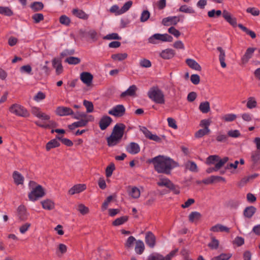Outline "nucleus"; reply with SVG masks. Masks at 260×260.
I'll use <instances>...</instances> for the list:
<instances>
[{
    "label": "nucleus",
    "mask_w": 260,
    "mask_h": 260,
    "mask_svg": "<svg viewBox=\"0 0 260 260\" xmlns=\"http://www.w3.org/2000/svg\"><path fill=\"white\" fill-rule=\"evenodd\" d=\"M72 13L74 16L81 19H87L88 18V15L82 10L74 9L72 10Z\"/></svg>",
    "instance_id": "7c9ffc66"
},
{
    "label": "nucleus",
    "mask_w": 260,
    "mask_h": 260,
    "mask_svg": "<svg viewBox=\"0 0 260 260\" xmlns=\"http://www.w3.org/2000/svg\"><path fill=\"white\" fill-rule=\"evenodd\" d=\"M145 242L150 247H154L155 245V237L152 232H148L146 233Z\"/></svg>",
    "instance_id": "aec40b11"
},
{
    "label": "nucleus",
    "mask_w": 260,
    "mask_h": 260,
    "mask_svg": "<svg viewBox=\"0 0 260 260\" xmlns=\"http://www.w3.org/2000/svg\"><path fill=\"white\" fill-rule=\"evenodd\" d=\"M255 50V48L252 47H249L247 49L245 54L241 58V61L243 64H246L248 62L249 60L252 57Z\"/></svg>",
    "instance_id": "f3484780"
},
{
    "label": "nucleus",
    "mask_w": 260,
    "mask_h": 260,
    "mask_svg": "<svg viewBox=\"0 0 260 260\" xmlns=\"http://www.w3.org/2000/svg\"><path fill=\"white\" fill-rule=\"evenodd\" d=\"M151 162L158 173L168 175L170 174L172 169L179 167V164L172 158L161 155L155 157Z\"/></svg>",
    "instance_id": "f257e3e1"
},
{
    "label": "nucleus",
    "mask_w": 260,
    "mask_h": 260,
    "mask_svg": "<svg viewBox=\"0 0 260 260\" xmlns=\"http://www.w3.org/2000/svg\"><path fill=\"white\" fill-rule=\"evenodd\" d=\"M39 118H41L43 120H48V125H50L52 126H55L56 125V123L53 121L49 120L50 116L48 115H47L44 113H41L40 117Z\"/></svg>",
    "instance_id": "4d7b16f0"
},
{
    "label": "nucleus",
    "mask_w": 260,
    "mask_h": 260,
    "mask_svg": "<svg viewBox=\"0 0 260 260\" xmlns=\"http://www.w3.org/2000/svg\"><path fill=\"white\" fill-rule=\"evenodd\" d=\"M256 208L253 206H249L246 207L244 211V216L248 218H251L256 212Z\"/></svg>",
    "instance_id": "c756f323"
},
{
    "label": "nucleus",
    "mask_w": 260,
    "mask_h": 260,
    "mask_svg": "<svg viewBox=\"0 0 260 260\" xmlns=\"http://www.w3.org/2000/svg\"><path fill=\"white\" fill-rule=\"evenodd\" d=\"M31 7L35 11H38L43 9V4L41 2H35L31 5Z\"/></svg>",
    "instance_id": "338daca9"
},
{
    "label": "nucleus",
    "mask_w": 260,
    "mask_h": 260,
    "mask_svg": "<svg viewBox=\"0 0 260 260\" xmlns=\"http://www.w3.org/2000/svg\"><path fill=\"white\" fill-rule=\"evenodd\" d=\"M172 183V181L168 178L162 176H159L157 179L156 184L159 187H165L168 189L169 187H171Z\"/></svg>",
    "instance_id": "6e6552de"
},
{
    "label": "nucleus",
    "mask_w": 260,
    "mask_h": 260,
    "mask_svg": "<svg viewBox=\"0 0 260 260\" xmlns=\"http://www.w3.org/2000/svg\"><path fill=\"white\" fill-rule=\"evenodd\" d=\"M168 32L174 36L176 38H178L180 35V32L176 29L174 27H171L168 29Z\"/></svg>",
    "instance_id": "774afa93"
},
{
    "label": "nucleus",
    "mask_w": 260,
    "mask_h": 260,
    "mask_svg": "<svg viewBox=\"0 0 260 260\" xmlns=\"http://www.w3.org/2000/svg\"><path fill=\"white\" fill-rule=\"evenodd\" d=\"M76 119H80L78 121L75 122L68 126L70 130H73L77 127L86 126L89 122L94 120V117L91 115H88L84 112H78L73 116Z\"/></svg>",
    "instance_id": "7ed1b4c3"
},
{
    "label": "nucleus",
    "mask_w": 260,
    "mask_h": 260,
    "mask_svg": "<svg viewBox=\"0 0 260 260\" xmlns=\"http://www.w3.org/2000/svg\"><path fill=\"white\" fill-rule=\"evenodd\" d=\"M199 109L203 113H207L210 110L209 102L208 101L201 102L199 105Z\"/></svg>",
    "instance_id": "72a5a7b5"
},
{
    "label": "nucleus",
    "mask_w": 260,
    "mask_h": 260,
    "mask_svg": "<svg viewBox=\"0 0 260 260\" xmlns=\"http://www.w3.org/2000/svg\"><path fill=\"white\" fill-rule=\"evenodd\" d=\"M218 157L217 155H211L207 158L206 163L208 165L215 164L218 160Z\"/></svg>",
    "instance_id": "680f3d73"
},
{
    "label": "nucleus",
    "mask_w": 260,
    "mask_h": 260,
    "mask_svg": "<svg viewBox=\"0 0 260 260\" xmlns=\"http://www.w3.org/2000/svg\"><path fill=\"white\" fill-rule=\"evenodd\" d=\"M14 183L17 185L23 184L24 182V177L18 171H14L12 175Z\"/></svg>",
    "instance_id": "bb28decb"
},
{
    "label": "nucleus",
    "mask_w": 260,
    "mask_h": 260,
    "mask_svg": "<svg viewBox=\"0 0 260 260\" xmlns=\"http://www.w3.org/2000/svg\"><path fill=\"white\" fill-rule=\"evenodd\" d=\"M222 16L224 19L232 26L235 27L238 25L237 19L228 11L225 10L223 11Z\"/></svg>",
    "instance_id": "1a4fd4ad"
},
{
    "label": "nucleus",
    "mask_w": 260,
    "mask_h": 260,
    "mask_svg": "<svg viewBox=\"0 0 260 260\" xmlns=\"http://www.w3.org/2000/svg\"><path fill=\"white\" fill-rule=\"evenodd\" d=\"M178 11L190 15L196 13V10L193 7L185 4L181 5L178 9Z\"/></svg>",
    "instance_id": "393cba45"
},
{
    "label": "nucleus",
    "mask_w": 260,
    "mask_h": 260,
    "mask_svg": "<svg viewBox=\"0 0 260 260\" xmlns=\"http://www.w3.org/2000/svg\"><path fill=\"white\" fill-rule=\"evenodd\" d=\"M42 207L44 209L50 210L53 209L54 203L50 200H46L41 202Z\"/></svg>",
    "instance_id": "e433bc0d"
},
{
    "label": "nucleus",
    "mask_w": 260,
    "mask_h": 260,
    "mask_svg": "<svg viewBox=\"0 0 260 260\" xmlns=\"http://www.w3.org/2000/svg\"><path fill=\"white\" fill-rule=\"evenodd\" d=\"M141 131L144 134L147 138L157 142L161 141V139L159 137L156 135L152 134L147 128L143 127L141 128Z\"/></svg>",
    "instance_id": "ddd939ff"
},
{
    "label": "nucleus",
    "mask_w": 260,
    "mask_h": 260,
    "mask_svg": "<svg viewBox=\"0 0 260 260\" xmlns=\"http://www.w3.org/2000/svg\"><path fill=\"white\" fill-rule=\"evenodd\" d=\"M140 65L143 68H149L151 66V63L149 60L143 58L140 60Z\"/></svg>",
    "instance_id": "e2e57ef3"
},
{
    "label": "nucleus",
    "mask_w": 260,
    "mask_h": 260,
    "mask_svg": "<svg viewBox=\"0 0 260 260\" xmlns=\"http://www.w3.org/2000/svg\"><path fill=\"white\" fill-rule=\"evenodd\" d=\"M210 132V129H200L198 130L194 134V136L197 138H200L205 135H208Z\"/></svg>",
    "instance_id": "37998d69"
},
{
    "label": "nucleus",
    "mask_w": 260,
    "mask_h": 260,
    "mask_svg": "<svg viewBox=\"0 0 260 260\" xmlns=\"http://www.w3.org/2000/svg\"><path fill=\"white\" fill-rule=\"evenodd\" d=\"M133 2L132 1H128L125 3L123 6L121 8L122 14H123L127 12L132 6Z\"/></svg>",
    "instance_id": "864d4df0"
},
{
    "label": "nucleus",
    "mask_w": 260,
    "mask_h": 260,
    "mask_svg": "<svg viewBox=\"0 0 260 260\" xmlns=\"http://www.w3.org/2000/svg\"><path fill=\"white\" fill-rule=\"evenodd\" d=\"M147 96L156 104L163 105L165 103V94L157 86L151 87L147 92Z\"/></svg>",
    "instance_id": "20e7f679"
},
{
    "label": "nucleus",
    "mask_w": 260,
    "mask_h": 260,
    "mask_svg": "<svg viewBox=\"0 0 260 260\" xmlns=\"http://www.w3.org/2000/svg\"><path fill=\"white\" fill-rule=\"evenodd\" d=\"M57 139H53L47 143L46 148L47 151H49L52 148L58 147L59 145L58 140H60L63 143L65 144V139H60L58 137H57Z\"/></svg>",
    "instance_id": "412c9836"
},
{
    "label": "nucleus",
    "mask_w": 260,
    "mask_h": 260,
    "mask_svg": "<svg viewBox=\"0 0 260 260\" xmlns=\"http://www.w3.org/2000/svg\"><path fill=\"white\" fill-rule=\"evenodd\" d=\"M45 194L44 190L42 186L38 185L29 193L28 198L30 200L34 201L43 197Z\"/></svg>",
    "instance_id": "0eeeda50"
},
{
    "label": "nucleus",
    "mask_w": 260,
    "mask_h": 260,
    "mask_svg": "<svg viewBox=\"0 0 260 260\" xmlns=\"http://www.w3.org/2000/svg\"><path fill=\"white\" fill-rule=\"evenodd\" d=\"M80 61V58L77 57L69 56L66 57V62L70 64L76 65L79 63Z\"/></svg>",
    "instance_id": "a18cd8bd"
},
{
    "label": "nucleus",
    "mask_w": 260,
    "mask_h": 260,
    "mask_svg": "<svg viewBox=\"0 0 260 260\" xmlns=\"http://www.w3.org/2000/svg\"><path fill=\"white\" fill-rule=\"evenodd\" d=\"M159 55L164 59H169L174 56L175 52L172 49H166L159 53Z\"/></svg>",
    "instance_id": "b1692460"
},
{
    "label": "nucleus",
    "mask_w": 260,
    "mask_h": 260,
    "mask_svg": "<svg viewBox=\"0 0 260 260\" xmlns=\"http://www.w3.org/2000/svg\"><path fill=\"white\" fill-rule=\"evenodd\" d=\"M202 214L197 211L191 212L188 215V219L190 222L192 223H197L201 220Z\"/></svg>",
    "instance_id": "a878e982"
},
{
    "label": "nucleus",
    "mask_w": 260,
    "mask_h": 260,
    "mask_svg": "<svg viewBox=\"0 0 260 260\" xmlns=\"http://www.w3.org/2000/svg\"><path fill=\"white\" fill-rule=\"evenodd\" d=\"M150 17V13L147 10L143 11L141 15L140 20L141 22H145Z\"/></svg>",
    "instance_id": "0e129e2a"
},
{
    "label": "nucleus",
    "mask_w": 260,
    "mask_h": 260,
    "mask_svg": "<svg viewBox=\"0 0 260 260\" xmlns=\"http://www.w3.org/2000/svg\"><path fill=\"white\" fill-rule=\"evenodd\" d=\"M32 19L34 20L35 23H38L43 20L44 16L42 14L36 13L32 15Z\"/></svg>",
    "instance_id": "69168bd1"
},
{
    "label": "nucleus",
    "mask_w": 260,
    "mask_h": 260,
    "mask_svg": "<svg viewBox=\"0 0 260 260\" xmlns=\"http://www.w3.org/2000/svg\"><path fill=\"white\" fill-rule=\"evenodd\" d=\"M127 216H122L119 218L116 219L113 222V225L114 226H118L123 224L127 220Z\"/></svg>",
    "instance_id": "09e8293b"
},
{
    "label": "nucleus",
    "mask_w": 260,
    "mask_h": 260,
    "mask_svg": "<svg viewBox=\"0 0 260 260\" xmlns=\"http://www.w3.org/2000/svg\"><path fill=\"white\" fill-rule=\"evenodd\" d=\"M138 90V88L135 85H132L130 86L128 88L122 92L121 94V97H124L126 96H135L136 95V91Z\"/></svg>",
    "instance_id": "5701e85b"
},
{
    "label": "nucleus",
    "mask_w": 260,
    "mask_h": 260,
    "mask_svg": "<svg viewBox=\"0 0 260 260\" xmlns=\"http://www.w3.org/2000/svg\"><path fill=\"white\" fill-rule=\"evenodd\" d=\"M237 117V115L233 113H229L223 115L221 118L224 122H232L234 121Z\"/></svg>",
    "instance_id": "4c0bfd02"
},
{
    "label": "nucleus",
    "mask_w": 260,
    "mask_h": 260,
    "mask_svg": "<svg viewBox=\"0 0 260 260\" xmlns=\"http://www.w3.org/2000/svg\"><path fill=\"white\" fill-rule=\"evenodd\" d=\"M232 256L230 253H221L219 255L213 257L211 260H229Z\"/></svg>",
    "instance_id": "a19ab883"
},
{
    "label": "nucleus",
    "mask_w": 260,
    "mask_h": 260,
    "mask_svg": "<svg viewBox=\"0 0 260 260\" xmlns=\"http://www.w3.org/2000/svg\"><path fill=\"white\" fill-rule=\"evenodd\" d=\"M93 78L91 73L86 72L81 73L80 75V80L87 86L91 85Z\"/></svg>",
    "instance_id": "9b49d317"
},
{
    "label": "nucleus",
    "mask_w": 260,
    "mask_h": 260,
    "mask_svg": "<svg viewBox=\"0 0 260 260\" xmlns=\"http://www.w3.org/2000/svg\"><path fill=\"white\" fill-rule=\"evenodd\" d=\"M257 105V102L254 97H250L248 99L246 106L248 109H253L255 108Z\"/></svg>",
    "instance_id": "49530a36"
},
{
    "label": "nucleus",
    "mask_w": 260,
    "mask_h": 260,
    "mask_svg": "<svg viewBox=\"0 0 260 260\" xmlns=\"http://www.w3.org/2000/svg\"><path fill=\"white\" fill-rule=\"evenodd\" d=\"M0 14L10 16L12 15L13 12L8 7H0Z\"/></svg>",
    "instance_id": "13d9d810"
},
{
    "label": "nucleus",
    "mask_w": 260,
    "mask_h": 260,
    "mask_svg": "<svg viewBox=\"0 0 260 260\" xmlns=\"http://www.w3.org/2000/svg\"><path fill=\"white\" fill-rule=\"evenodd\" d=\"M173 40V37L168 34H155L148 39V42L152 44H157L159 42H172Z\"/></svg>",
    "instance_id": "39448f33"
},
{
    "label": "nucleus",
    "mask_w": 260,
    "mask_h": 260,
    "mask_svg": "<svg viewBox=\"0 0 260 260\" xmlns=\"http://www.w3.org/2000/svg\"><path fill=\"white\" fill-rule=\"evenodd\" d=\"M125 128V126L122 123H118L114 126L111 134L107 138V144L109 147H113L120 142Z\"/></svg>",
    "instance_id": "f03ea898"
},
{
    "label": "nucleus",
    "mask_w": 260,
    "mask_h": 260,
    "mask_svg": "<svg viewBox=\"0 0 260 260\" xmlns=\"http://www.w3.org/2000/svg\"><path fill=\"white\" fill-rule=\"evenodd\" d=\"M29 214L27 212L25 207L20 205L17 209V216L21 221L26 220L28 217Z\"/></svg>",
    "instance_id": "dca6fc26"
},
{
    "label": "nucleus",
    "mask_w": 260,
    "mask_h": 260,
    "mask_svg": "<svg viewBox=\"0 0 260 260\" xmlns=\"http://www.w3.org/2000/svg\"><path fill=\"white\" fill-rule=\"evenodd\" d=\"M219 241L215 237L211 238V241L208 244V246L212 249H216L219 246Z\"/></svg>",
    "instance_id": "8fccbe9b"
},
{
    "label": "nucleus",
    "mask_w": 260,
    "mask_h": 260,
    "mask_svg": "<svg viewBox=\"0 0 260 260\" xmlns=\"http://www.w3.org/2000/svg\"><path fill=\"white\" fill-rule=\"evenodd\" d=\"M115 165L114 164L111 163L110 164L106 169V175L107 177H110L114 170H115Z\"/></svg>",
    "instance_id": "6e6d98bb"
},
{
    "label": "nucleus",
    "mask_w": 260,
    "mask_h": 260,
    "mask_svg": "<svg viewBox=\"0 0 260 260\" xmlns=\"http://www.w3.org/2000/svg\"><path fill=\"white\" fill-rule=\"evenodd\" d=\"M229 160L228 157H225L222 159H219L218 157V160L215 164V170H218L221 168Z\"/></svg>",
    "instance_id": "c03bdc74"
},
{
    "label": "nucleus",
    "mask_w": 260,
    "mask_h": 260,
    "mask_svg": "<svg viewBox=\"0 0 260 260\" xmlns=\"http://www.w3.org/2000/svg\"><path fill=\"white\" fill-rule=\"evenodd\" d=\"M239 162L236 160L233 163H229L226 166V169L230 170L231 173H235L236 169L237 168Z\"/></svg>",
    "instance_id": "de8ad7c7"
},
{
    "label": "nucleus",
    "mask_w": 260,
    "mask_h": 260,
    "mask_svg": "<svg viewBox=\"0 0 260 260\" xmlns=\"http://www.w3.org/2000/svg\"><path fill=\"white\" fill-rule=\"evenodd\" d=\"M186 63L192 69L200 71L202 69L200 65L194 59H187L186 60Z\"/></svg>",
    "instance_id": "c85d7f7f"
},
{
    "label": "nucleus",
    "mask_w": 260,
    "mask_h": 260,
    "mask_svg": "<svg viewBox=\"0 0 260 260\" xmlns=\"http://www.w3.org/2000/svg\"><path fill=\"white\" fill-rule=\"evenodd\" d=\"M110 12L111 13H114L116 15L122 14L121 12V9H119V7L116 5H114L110 8Z\"/></svg>",
    "instance_id": "052dcab7"
},
{
    "label": "nucleus",
    "mask_w": 260,
    "mask_h": 260,
    "mask_svg": "<svg viewBox=\"0 0 260 260\" xmlns=\"http://www.w3.org/2000/svg\"><path fill=\"white\" fill-rule=\"evenodd\" d=\"M217 49L219 52V60L220 61V65L222 68H225L226 67V64L225 62V51L220 47H217Z\"/></svg>",
    "instance_id": "cd10ccee"
},
{
    "label": "nucleus",
    "mask_w": 260,
    "mask_h": 260,
    "mask_svg": "<svg viewBox=\"0 0 260 260\" xmlns=\"http://www.w3.org/2000/svg\"><path fill=\"white\" fill-rule=\"evenodd\" d=\"M77 209L82 215H86L89 212V208L83 204L78 205Z\"/></svg>",
    "instance_id": "79ce46f5"
},
{
    "label": "nucleus",
    "mask_w": 260,
    "mask_h": 260,
    "mask_svg": "<svg viewBox=\"0 0 260 260\" xmlns=\"http://www.w3.org/2000/svg\"><path fill=\"white\" fill-rule=\"evenodd\" d=\"M145 249V246L143 242L141 240H138L136 242L135 250L138 254H142Z\"/></svg>",
    "instance_id": "473e14b6"
},
{
    "label": "nucleus",
    "mask_w": 260,
    "mask_h": 260,
    "mask_svg": "<svg viewBox=\"0 0 260 260\" xmlns=\"http://www.w3.org/2000/svg\"><path fill=\"white\" fill-rule=\"evenodd\" d=\"M125 112V108L122 105H118L114 107L111 110H109L108 113L110 115L120 117L122 116Z\"/></svg>",
    "instance_id": "9d476101"
},
{
    "label": "nucleus",
    "mask_w": 260,
    "mask_h": 260,
    "mask_svg": "<svg viewBox=\"0 0 260 260\" xmlns=\"http://www.w3.org/2000/svg\"><path fill=\"white\" fill-rule=\"evenodd\" d=\"M127 57V54L126 53L114 54L111 56V58L115 61H122Z\"/></svg>",
    "instance_id": "58836bf2"
},
{
    "label": "nucleus",
    "mask_w": 260,
    "mask_h": 260,
    "mask_svg": "<svg viewBox=\"0 0 260 260\" xmlns=\"http://www.w3.org/2000/svg\"><path fill=\"white\" fill-rule=\"evenodd\" d=\"M128 194L133 199H138L140 197L141 190L137 187L132 186L129 187Z\"/></svg>",
    "instance_id": "6ab92c4d"
},
{
    "label": "nucleus",
    "mask_w": 260,
    "mask_h": 260,
    "mask_svg": "<svg viewBox=\"0 0 260 260\" xmlns=\"http://www.w3.org/2000/svg\"><path fill=\"white\" fill-rule=\"evenodd\" d=\"M126 150L130 154H136L140 152V147L138 144L131 142L126 146Z\"/></svg>",
    "instance_id": "2eb2a0df"
},
{
    "label": "nucleus",
    "mask_w": 260,
    "mask_h": 260,
    "mask_svg": "<svg viewBox=\"0 0 260 260\" xmlns=\"http://www.w3.org/2000/svg\"><path fill=\"white\" fill-rule=\"evenodd\" d=\"M111 118L108 116H103L100 121L99 126L102 130L105 129L111 123Z\"/></svg>",
    "instance_id": "4be33fe9"
},
{
    "label": "nucleus",
    "mask_w": 260,
    "mask_h": 260,
    "mask_svg": "<svg viewBox=\"0 0 260 260\" xmlns=\"http://www.w3.org/2000/svg\"><path fill=\"white\" fill-rule=\"evenodd\" d=\"M113 198H114V197L113 196H109V197H108L107 198L106 200L104 201V202L102 204V211H105L108 208L110 203L111 202V201Z\"/></svg>",
    "instance_id": "3c124183"
},
{
    "label": "nucleus",
    "mask_w": 260,
    "mask_h": 260,
    "mask_svg": "<svg viewBox=\"0 0 260 260\" xmlns=\"http://www.w3.org/2000/svg\"><path fill=\"white\" fill-rule=\"evenodd\" d=\"M210 231L213 233L225 232L229 233L230 229L226 226L218 223L211 227Z\"/></svg>",
    "instance_id": "a211bd4d"
},
{
    "label": "nucleus",
    "mask_w": 260,
    "mask_h": 260,
    "mask_svg": "<svg viewBox=\"0 0 260 260\" xmlns=\"http://www.w3.org/2000/svg\"><path fill=\"white\" fill-rule=\"evenodd\" d=\"M211 123L210 119H204L201 120L199 125L205 129H209V127Z\"/></svg>",
    "instance_id": "603ef678"
},
{
    "label": "nucleus",
    "mask_w": 260,
    "mask_h": 260,
    "mask_svg": "<svg viewBox=\"0 0 260 260\" xmlns=\"http://www.w3.org/2000/svg\"><path fill=\"white\" fill-rule=\"evenodd\" d=\"M10 112L17 116L27 117L29 114L28 111L23 106L17 104H13L9 108Z\"/></svg>",
    "instance_id": "423d86ee"
},
{
    "label": "nucleus",
    "mask_w": 260,
    "mask_h": 260,
    "mask_svg": "<svg viewBox=\"0 0 260 260\" xmlns=\"http://www.w3.org/2000/svg\"><path fill=\"white\" fill-rule=\"evenodd\" d=\"M105 40H121V38L117 33L108 34L103 38Z\"/></svg>",
    "instance_id": "bf43d9fd"
},
{
    "label": "nucleus",
    "mask_w": 260,
    "mask_h": 260,
    "mask_svg": "<svg viewBox=\"0 0 260 260\" xmlns=\"http://www.w3.org/2000/svg\"><path fill=\"white\" fill-rule=\"evenodd\" d=\"M86 189V185L85 184H77L72 187L68 191L70 195H74L80 193Z\"/></svg>",
    "instance_id": "f8f14e48"
},
{
    "label": "nucleus",
    "mask_w": 260,
    "mask_h": 260,
    "mask_svg": "<svg viewBox=\"0 0 260 260\" xmlns=\"http://www.w3.org/2000/svg\"><path fill=\"white\" fill-rule=\"evenodd\" d=\"M136 240L133 236H129L124 243V246L127 249H131L133 247L134 244H136Z\"/></svg>",
    "instance_id": "c9c22d12"
},
{
    "label": "nucleus",
    "mask_w": 260,
    "mask_h": 260,
    "mask_svg": "<svg viewBox=\"0 0 260 260\" xmlns=\"http://www.w3.org/2000/svg\"><path fill=\"white\" fill-rule=\"evenodd\" d=\"M148 260H165V257L159 253H153L149 255Z\"/></svg>",
    "instance_id": "5fc2aeb1"
},
{
    "label": "nucleus",
    "mask_w": 260,
    "mask_h": 260,
    "mask_svg": "<svg viewBox=\"0 0 260 260\" xmlns=\"http://www.w3.org/2000/svg\"><path fill=\"white\" fill-rule=\"evenodd\" d=\"M53 67L56 69L57 74H59L62 71V66L61 65L60 58H55L53 60Z\"/></svg>",
    "instance_id": "f704fd0d"
},
{
    "label": "nucleus",
    "mask_w": 260,
    "mask_h": 260,
    "mask_svg": "<svg viewBox=\"0 0 260 260\" xmlns=\"http://www.w3.org/2000/svg\"><path fill=\"white\" fill-rule=\"evenodd\" d=\"M186 169L189 170L192 172H198V168L197 164L192 161L188 160L185 164Z\"/></svg>",
    "instance_id": "2f4dec72"
},
{
    "label": "nucleus",
    "mask_w": 260,
    "mask_h": 260,
    "mask_svg": "<svg viewBox=\"0 0 260 260\" xmlns=\"http://www.w3.org/2000/svg\"><path fill=\"white\" fill-rule=\"evenodd\" d=\"M83 104L86 108L87 113H92L93 111L94 107L91 102L84 100Z\"/></svg>",
    "instance_id": "ea45409f"
},
{
    "label": "nucleus",
    "mask_w": 260,
    "mask_h": 260,
    "mask_svg": "<svg viewBox=\"0 0 260 260\" xmlns=\"http://www.w3.org/2000/svg\"><path fill=\"white\" fill-rule=\"evenodd\" d=\"M180 21L178 16H170L165 18L162 20V24L165 26L176 25Z\"/></svg>",
    "instance_id": "4468645a"
}]
</instances>
